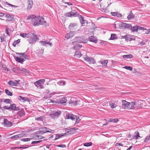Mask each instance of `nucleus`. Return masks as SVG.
<instances>
[{"label": "nucleus", "mask_w": 150, "mask_h": 150, "mask_svg": "<svg viewBox=\"0 0 150 150\" xmlns=\"http://www.w3.org/2000/svg\"><path fill=\"white\" fill-rule=\"evenodd\" d=\"M83 41L81 40H77L75 41H74L72 42V43L73 45H74L76 44H77L78 43H83Z\"/></svg>", "instance_id": "a19ab883"}, {"label": "nucleus", "mask_w": 150, "mask_h": 150, "mask_svg": "<svg viewBox=\"0 0 150 150\" xmlns=\"http://www.w3.org/2000/svg\"><path fill=\"white\" fill-rule=\"evenodd\" d=\"M40 130H43L45 133L47 132L48 131H48V130H49L48 128H47L46 127H41L40 128Z\"/></svg>", "instance_id": "2f4dec72"}, {"label": "nucleus", "mask_w": 150, "mask_h": 150, "mask_svg": "<svg viewBox=\"0 0 150 150\" xmlns=\"http://www.w3.org/2000/svg\"><path fill=\"white\" fill-rule=\"evenodd\" d=\"M5 4H7L10 6L11 7H16L17 6L11 4H10L8 3L7 2H5Z\"/></svg>", "instance_id": "603ef678"}, {"label": "nucleus", "mask_w": 150, "mask_h": 150, "mask_svg": "<svg viewBox=\"0 0 150 150\" xmlns=\"http://www.w3.org/2000/svg\"><path fill=\"white\" fill-rule=\"evenodd\" d=\"M77 57L79 58L82 56V54L79 52H76L74 54Z\"/></svg>", "instance_id": "c85d7f7f"}, {"label": "nucleus", "mask_w": 150, "mask_h": 150, "mask_svg": "<svg viewBox=\"0 0 150 150\" xmlns=\"http://www.w3.org/2000/svg\"><path fill=\"white\" fill-rule=\"evenodd\" d=\"M22 56H23L24 58L25 59H27L28 57L27 55L25 54V52H24V54H23Z\"/></svg>", "instance_id": "774afa93"}, {"label": "nucleus", "mask_w": 150, "mask_h": 150, "mask_svg": "<svg viewBox=\"0 0 150 150\" xmlns=\"http://www.w3.org/2000/svg\"><path fill=\"white\" fill-rule=\"evenodd\" d=\"M46 91L47 93L50 95H53L54 94V93H51L50 91L49 90H47Z\"/></svg>", "instance_id": "4d7b16f0"}, {"label": "nucleus", "mask_w": 150, "mask_h": 150, "mask_svg": "<svg viewBox=\"0 0 150 150\" xmlns=\"http://www.w3.org/2000/svg\"><path fill=\"white\" fill-rule=\"evenodd\" d=\"M141 107V104L139 103V102H129V108L130 109H138Z\"/></svg>", "instance_id": "7ed1b4c3"}, {"label": "nucleus", "mask_w": 150, "mask_h": 150, "mask_svg": "<svg viewBox=\"0 0 150 150\" xmlns=\"http://www.w3.org/2000/svg\"><path fill=\"white\" fill-rule=\"evenodd\" d=\"M121 38H125V39H127V35H125L124 36H122L121 37Z\"/></svg>", "instance_id": "69168bd1"}, {"label": "nucleus", "mask_w": 150, "mask_h": 150, "mask_svg": "<svg viewBox=\"0 0 150 150\" xmlns=\"http://www.w3.org/2000/svg\"><path fill=\"white\" fill-rule=\"evenodd\" d=\"M92 143L91 142H89L85 143L83 144V146H91L92 145Z\"/></svg>", "instance_id": "473e14b6"}, {"label": "nucleus", "mask_w": 150, "mask_h": 150, "mask_svg": "<svg viewBox=\"0 0 150 150\" xmlns=\"http://www.w3.org/2000/svg\"><path fill=\"white\" fill-rule=\"evenodd\" d=\"M57 146L62 148H65L66 147V146L65 144H60Z\"/></svg>", "instance_id": "13d9d810"}, {"label": "nucleus", "mask_w": 150, "mask_h": 150, "mask_svg": "<svg viewBox=\"0 0 150 150\" xmlns=\"http://www.w3.org/2000/svg\"><path fill=\"white\" fill-rule=\"evenodd\" d=\"M110 106L112 109L115 108L117 106L116 104L113 103L110 104Z\"/></svg>", "instance_id": "49530a36"}, {"label": "nucleus", "mask_w": 150, "mask_h": 150, "mask_svg": "<svg viewBox=\"0 0 150 150\" xmlns=\"http://www.w3.org/2000/svg\"><path fill=\"white\" fill-rule=\"evenodd\" d=\"M20 81V80H15L14 81L10 80L7 82V84L10 86H17L19 84Z\"/></svg>", "instance_id": "423d86ee"}, {"label": "nucleus", "mask_w": 150, "mask_h": 150, "mask_svg": "<svg viewBox=\"0 0 150 150\" xmlns=\"http://www.w3.org/2000/svg\"><path fill=\"white\" fill-rule=\"evenodd\" d=\"M0 108L1 109H2V111H4L5 109L9 110L10 109V107H7V106H4V107L2 108L0 106Z\"/></svg>", "instance_id": "4c0bfd02"}, {"label": "nucleus", "mask_w": 150, "mask_h": 150, "mask_svg": "<svg viewBox=\"0 0 150 150\" xmlns=\"http://www.w3.org/2000/svg\"><path fill=\"white\" fill-rule=\"evenodd\" d=\"M135 133L136 134L135 137L136 139H138L139 137H140L139 135V133L138 131L135 132Z\"/></svg>", "instance_id": "c03bdc74"}, {"label": "nucleus", "mask_w": 150, "mask_h": 150, "mask_svg": "<svg viewBox=\"0 0 150 150\" xmlns=\"http://www.w3.org/2000/svg\"><path fill=\"white\" fill-rule=\"evenodd\" d=\"M122 107L125 109H127L129 108V102L125 100H123Z\"/></svg>", "instance_id": "1a4fd4ad"}, {"label": "nucleus", "mask_w": 150, "mask_h": 150, "mask_svg": "<svg viewBox=\"0 0 150 150\" xmlns=\"http://www.w3.org/2000/svg\"><path fill=\"white\" fill-rule=\"evenodd\" d=\"M123 57L124 58H131L133 57V56L132 54H129L128 55H123Z\"/></svg>", "instance_id": "7c9ffc66"}, {"label": "nucleus", "mask_w": 150, "mask_h": 150, "mask_svg": "<svg viewBox=\"0 0 150 150\" xmlns=\"http://www.w3.org/2000/svg\"><path fill=\"white\" fill-rule=\"evenodd\" d=\"M134 15L132 13V11H131L130 12V13L127 16V18L128 20H130L134 18Z\"/></svg>", "instance_id": "aec40b11"}, {"label": "nucleus", "mask_w": 150, "mask_h": 150, "mask_svg": "<svg viewBox=\"0 0 150 150\" xmlns=\"http://www.w3.org/2000/svg\"><path fill=\"white\" fill-rule=\"evenodd\" d=\"M137 25H136L135 26H134L132 28H131L130 29L133 32H135L136 31H137L138 30V28H137Z\"/></svg>", "instance_id": "cd10ccee"}, {"label": "nucleus", "mask_w": 150, "mask_h": 150, "mask_svg": "<svg viewBox=\"0 0 150 150\" xmlns=\"http://www.w3.org/2000/svg\"><path fill=\"white\" fill-rule=\"evenodd\" d=\"M49 130H48L49 131H48V132H50L52 133H53L54 132V130H52L49 128Z\"/></svg>", "instance_id": "052dcab7"}, {"label": "nucleus", "mask_w": 150, "mask_h": 150, "mask_svg": "<svg viewBox=\"0 0 150 150\" xmlns=\"http://www.w3.org/2000/svg\"><path fill=\"white\" fill-rule=\"evenodd\" d=\"M89 62L90 64H94L96 63V62L95 60L92 57H91L90 60Z\"/></svg>", "instance_id": "79ce46f5"}, {"label": "nucleus", "mask_w": 150, "mask_h": 150, "mask_svg": "<svg viewBox=\"0 0 150 150\" xmlns=\"http://www.w3.org/2000/svg\"><path fill=\"white\" fill-rule=\"evenodd\" d=\"M66 117L67 119H71L73 120H76L75 124L79 123L80 120V119L78 116L71 114H67L66 115Z\"/></svg>", "instance_id": "f03ea898"}, {"label": "nucleus", "mask_w": 150, "mask_h": 150, "mask_svg": "<svg viewBox=\"0 0 150 150\" xmlns=\"http://www.w3.org/2000/svg\"><path fill=\"white\" fill-rule=\"evenodd\" d=\"M17 117L19 119L25 115V112L23 110H21L18 112L17 113Z\"/></svg>", "instance_id": "4468645a"}, {"label": "nucleus", "mask_w": 150, "mask_h": 150, "mask_svg": "<svg viewBox=\"0 0 150 150\" xmlns=\"http://www.w3.org/2000/svg\"><path fill=\"white\" fill-rule=\"evenodd\" d=\"M18 138H21L24 136V134L23 133L17 135Z\"/></svg>", "instance_id": "3c124183"}, {"label": "nucleus", "mask_w": 150, "mask_h": 150, "mask_svg": "<svg viewBox=\"0 0 150 150\" xmlns=\"http://www.w3.org/2000/svg\"><path fill=\"white\" fill-rule=\"evenodd\" d=\"M31 37L28 40L29 43H33L35 42L36 40H38V38L37 37L36 35L33 33L32 34L31 36Z\"/></svg>", "instance_id": "0eeeda50"}, {"label": "nucleus", "mask_w": 150, "mask_h": 150, "mask_svg": "<svg viewBox=\"0 0 150 150\" xmlns=\"http://www.w3.org/2000/svg\"><path fill=\"white\" fill-rule=\"evenodd\" d=\"M150 140V134L149 136H147L145 138L144 141V142L147 143Z\"/></svg>", "instance_id": "72a5a7b5"}, {"label": "nucleus", "mask_w": 150, "mask_h": 150, "mask_svg": "<svg viewBox=\"0 0 150 150\" xmlns=\"http://www.w3.org/2000/svg\"><path fill=\"white\" fill-rule=\"evenodd\" d=\"M18 137L17 135L13 136L11 137V138L13 139H16L18 138Z\"/></svg>", "instance_id": "680f3d73"}, {"label": "nucleus", "mask_w": 150, "mask_h": 150, "mask_svg": "<svg viewBox=\"0 0 150 150\" xmlns=\"http://www.w3.org/2000/svg\"><path fill=\"white\" fill-rule=\"evenodd\" d=\"M46 23L44 18L40 16H34L32 18V23L34 26H38L43 25Z\"/></svg>", "instance_id": "f257e3e1"}, {"label": "nucleus", "mask_w": 150, "mask_h": 150, "mask_svg": "<svg viewBox=\"0 0 150 150\" xmlns=\"http://www.w3.org/2000/svg\"><path fill=\"white\" fill-rule=\"evenodd\" d=\"M4 126L6 127H11L12 125V123L6 119H4Z\"/></svg>", "instance_id": "9b49d317"}, {"label": "nucleus", "mask_w": 150, "mask_h": 150, "mask_svg": "<svg viewBox=\"0 0 150 150\" xmlns=\"http://www.w3.org/2000/svg\"><path fill=\"white\" fill-rule=\"evenodd\" d=\"M45 81V80L44 79H40L35 82L34 84L38 88H44L43 85Z\"/></svg>", "instance_id": "20e7f679"}, {"label": "nucleus", "mask_w": 150, "mask_h": 150, "mask_svg": "<svg viewBox=\"0 0 150 150\" xmlns=\"http://www.w3.org/2000/svg\"><path fill=\"white\" fill-rule=\"evenodd\" d=\"M32 138H24L21 139V140L23 142H28Z\"/></svg>", "instance_id": "37998d69"}, {"label": "nucleus", "mask_w": 150, "mask_h": 150, "mask_svg": "<svg viewBox=\"0 0 150 150\" xmlns=\"http://www.w3.org/2000/svg\"><path fill=\"white\" fill-rule=\"evenodd\" d=\"M100 63L102 64L103 66H107V64L108 63V60H104L101 61Z\"/></svg>", "instance_id": "bb28decb"}, {"label": "nucleus", "mask_w": 150, "mask_h": 150, "mask_svg": "<svg viewBox=\"0 0 150 150\" xmlns=\"http://www.w3.org/2000/svg\"><path fill=\"white\" fill-rule=\"evenodd\" d=\"M67 101V100L66 98H63L59 100L58 102L60 103L64 104Z\"/></svg>", "instance_id": "a211bd4d"}, {"label": "nucleus", "mask_w": 150, "mask_h": 150, "mask_svg": "<svg viewBox=\"0 0 150 150\" xmlns=\"http://www.w3.org/2000/svg\"><path fill=\"white\" fill-rule=\"evenodd\" d=\"M10 110H19L20 109L18 107H16L15 104H11L10 106Z\"/></svg>", "instance_id": "f8f14e48"}, {"label": "nucleus", "mask_w": 150, "mask_h": 150, "mask_svg": "<svg viewBox=\"0 0 150 150\" xmlns=\"http://www.w3.org/2000/svg\"><path fill=\"white\" fill-rule=\"evenodd\" d=\"M137 28H138V30H146V28L144 29V28H143L142 27H140L139 26H137Z\"/></svg>", "instance_id": "5fc2aeb1"}, {"label": "nucleus", "mask_w": 150, "mask_h": 150, "mask_svg": "<svg viewBox=\"0 0 150 150\" xmlns=\"http://www.w3.org/2000/svg\"><path fill=\"white\" fill-rule=\"evenodd\" d=\"M64 16L67 17H71L70 12L65 13L64 14Z\"/></svg>", "instance_id": "8fccbe9b"}, {"label": "nucleus", "mask_w": 150, "mask_h": 150, "mask_svg": "<svg viewBox=\"0 0 150 150\" xmlns=\"http://www.w3.org/2000/svg\"><path fill=\"white\" fill-rule=\"evenodd\" d=\"M122 14L119 13H117V15H116V16H117L118 17H120L122 16Z\"/></svg>", "instance_id": "0e129e2a"}, {"label": "nucleus", "mask_w": 150, "mask_h": 150, "mask_svg": "<svg viewBox=\"0 0 150 150\" xmlns=\"http://www.w3.org/2000/svg\"><path fill=\"white\" fill-rule=\"evenodd\" d=\"M66 134L61 133L60 134H56L54 140L55 141L56 140L60 138L65 136Z\"/></svg>", "instance_id": "dca6fc26"}, {"label": "nucleus", "mask_w": 150, "mask_h": 150, "mask_svg": "<svg viewBox=\"0 0 150 150\" xmlns=\"http://www.w3.org/2000/svg\"><path fill=\"white\" fill-rule=\"evenodd\" d=\"M61 114V112L60 111H54L51 112L50 114V116L52 118L54 119L57 118Z\"/></svg>", "instance_id": "39448f33"}, {"label": "nucleus", "mask_w": 150, "mask_h": 150, "mask_svg": "<svg viewBox=\"0 0 150 150\" xmlns=\"http://www.w3.org/2000/svg\"><path fill=\"white\" fill-rule=\"evenodd\" d=\"M5 17L7 18L6 21H13L14 19L13 16L8 13H6Z\"/></svg>", "instance_id": "9d476101"}, {"label": "nucleus", "mask_w": 150, "mask_h": 150, "mask_svg": "<svg viewBox=\"0 0 150 150\" xmlns=\"http://www.w3.org/2000/svg\"><path fill=\"white\" fill-rule=\"evenodd\" d=\"M2 100L4 102L7 103H10L11 101V100L8 99H3Z\"/></svg>", "instance_id": "c9c22d12"}, {"label": "nucleus", "mask_w": 150, "mask_h": 150, "mask_svg": "<svg viewBox=\"0 0 150 150\" xmlns=\"http://www.w3.org/2000/svg\"><path fill=\"white\" fill-rule=\"evenodd\" d=\"M89 39L90 41L94 42L95 43H97V40L94 39V37L93 36H91L89 38Z\"/></svg>", "instance_id": "412c9836"}, {"label": "nucleus", "mask_w": 150, "mask_h": 150, "mask_svg": "<svg viewBox=\"0 0 150 150\" xmlns=\"http://www.w3.org/2000/svg\"><path fill=\"white\" fill-rule=\"evenodd\" d=\"M117 13L116 12H111V13L112 16H116L117 15Z\"/></svg>", "instance_id": "bf43d9fd"}, {"label": "nucleus", "mask_w": 150, "mask_h": 150, "mask_svg": "<svg viewBox=\"0 0 150 150\" xmlns=\"http://www.w3.org/2000/svg\"><path fill=\"white\" fill-rule=\"evenodd\" d=\"M23 73H25V74H26V73H28L27 70L25 69H23Z\"/></svg>", "instance_id": "338daca9"}, {"label": "nucleus", "mask_w": 150, "mask_h": 150, "mask_svg": "<svg viewBox=\"0 0 150 150\" xmlns=\"http://www.w3.org/2000/svg\"><path fill=\"white\" fill-rule=\"evenodd\" d=\"M76 25L75 23H71L69 26V28L71 30H73V28Z\"/></svg>", "instance_id": "a878e982"}, {"label": "nucleus", "mask_w": 150, "mask_h": 150, "mask_svg": "<svg viewBox=\"0 0 150 150\" xmlns=\"http://www.w3.org/2000/svg\"><path fill=\"white\" fill-rule=\"evenodd\" d=\"M117 37L115 34H111L110 40H114L117 39Z\"/></svg>", "instance_id": "c756f323"}, {"label": "nucleus", "mask_w": 150, "mask_h": 150, "mask_svg": "<svg viewBox=\"0 0 150 150\" xmlns=\"http://www.w3.org/2000/svg\"><path fill=\"white\" fill-rule=\"evenodd\" d=\"M79 18L80 21V22L82 24H84L85 23V21H86L84 20L82 16L81 15L79 16Z\"/></svg>", "instance_id": "6ab92c4d"}, {"label": "nucleus", "mask_w": 150, "mask_h": 150, "mask_svg": "<svg viewBox=\"0 0 150 150\" xmlns=\"http://www.w3.org/2000/svg\"><path fill=\"white\" fill-rule=\"evenodd\" d=\"M32 146L30 145L29 146V145H23L22 146H21L20 147H15V149H21V148H23V149H26L27 148L29 147H31Z\"/></svg>", "instance_id": "5701e85b"}, {"label": "nucleus", "mask_w": 150, "mask_h": 150, "mask_svg": "<svg viewBox=\"0 0 150 150\" xmlns=\"http://www.w3.org/2000/svg\"><path fill=\"white\" fill-rule=\"evenodd\" d=\"M15 58L17 61L21 64H23L25 60L23 58H21V57H16V58L15 57Z\"/></svg>", "instance_id": "f3484780"}, {"label": "nucleus", "mask_w": 150, "mask_h": 150, "mask_svg": "<svg viewBox=\"0 0 150 150\" xmlns=\"http://www.w3.org/2000/svg\"><path fill=\"white\" fill-rule=\"evenodd\" d=\"M80 102V101L77 100L73 101L71 102V103L72 104L76 106Z\"/></svg>", "instance_id": "58836bf2"}, {"label": "nucleus", "mask_w": 150, "mask_h": 150, "mask_svg": "<svg viewBox=\"0 0 150 150\" xmlns=\"http://www.w3.org/2000/svg\"><path fill=\"white\" fill-rule=\"evenodd\" d=\"M132 25L130 24L126 23H122L121 24V27L122 29L129 28L132 27Z\"/></svg>", "instance_id": "ddd939ff"}, {"label": "nucleus", "mask_w": 150, "mask_h": 150, "mask_svg": "<svg viewBox=\"0 0 150 150\" xmlns=\"http://www.w3.org/2000/svg\"><path fill=\"white\" fill-rule=\"evenodd\" d=\"M35 120L38 121H42L43 119V117H36L35 118Z\"/></svg>", "instance_id": "864d4df0"}, {"label": "nucleus", "mask_w": 150, "mask_h": 150, "mask_svg": "<svg viewBox=\"0 0 150 150\" xmlns=\"http://www.w3.org/2000/svg\"><path fill=\"white\" fill-rule=\"evenodd\" d=\"M6 93L8 96H11L13 95L12 93L9 91L8 89H6L5 90Z\"/></svg>", "instance_id": "e433bc0d"}, {"label": "nucleus", "mask_w": 150, "mask_h": 150, "mask_svg": "<svg viewBox=\"0 0 150 150\" xmlns=\"http://www.w3.org/2000/svg\"><path fill=\"white\" fill-rule=\"evenodd\" d=\"M20 36H21L23 38H28L29 37V33H23V34H20Z\"/></svg>", "instance_id": "b1692460"}, {"label": "nucleus", "mask_w": 150, "mask_h": 150, "mask_svg": "<svg viewBox=\"0 0 150 150\" xmlns=\"http://www.w3.org/2000/svg\"><path fill=\"white\" fill-rule=\"evenodd\" d=\"M40 42L41 43V44L42 46H46L47 45H49L50 46H52V43L47 41H40Z\"/></svg>", "instance_id": "2eb2a0df"}, {"label": "nucleus", "mask_w": 150, "mask_h": 150, "mask_svg": "<svg viewBox=\"0 0 150 150\" xmlns=\"http://www.w3.org/2000/svg\"><path fill=\"white\" fill-rule=\"evenodd\" d=\"M28 5L27 10L28 11L30 10L32 7L33 5V1L32 0H28Z\"/></svg>", "instance_id": "6e6552de"}, {"label": "nucleus", "mask_w": 150, "mask_h": 150, "mask_svg": "<svg viewBox=\"0 0 150 150\" xmlns=\"http://www.w3.org/2000/svg\"><path fill=\"white\" fill-rule=\"evenodd\" d=\"M18 99L19 100H22L23 101H25L27 100L28 98L26 97H23L21 96H20L18 97Z\"/></svg>", "instance_id": "ea45409f"}, {"label": "nucleus", "mask_w": 150, "mask_h": 150, "mask_svg": "<svg viewBox=\"0 0 150 150\" xmlns=\"http://www.w3.org/2000/svg\"><path fill=\"white\" fill-rule=\"evenodd\" d=\"M34 16H35L34 15H32L31 16H29L28 17V19L30 20L31 19V20L32 21V18L33 17H34Z\"/></svg>", "instance_id": "e2e57ef3"}, {"label": "nucleus", "mask_w": 150, "mask_h": 150, "mask_svg": "<svg viewBox=\"0 0 150 150\" xmlns=\"http://www.w3.org/2000/svg\"><path fill=\"white\" fill-rule=\"evenodd\" d=\"M42 142V140H41L38 141H33L32 142L31 144H36L38 143H40L41 142Z\"/></svg>", "instance_id": "de8ad7c7"}, {"label": "nucleus", "mask_w": 150, "mask_h": 150, "mask_svg": "<svg viewBox=\"0 0 150 150\" xmlns=\"http://www.w3.org/2000/svg\"><path fill=\"white\" fill-rule=\"evenodd\" d=\"M90 59L91 57H89L87 55H86V57H83L84 60L88 62H89Z\"/></svg>", "instance_id": "f704fd0d"}, {"label": "nucleus", "mask_w": 150, "mask_h": 150, "mask_svg": "<svg viewBox=\"0 0 150 150\" xmlns=\"http://www.w3.org/2000/svg\"><path fill=\"white\" fill-rule=\"evenodd\" d=\"M123 68L129 71H132V68L130 66H125L123 67Z\"/></svg>", "instance_id": "a18cd8bd"}, {"label": "nucleus", "mask_w": 150, "mask_h": 150, "mask_svg": "<svg viewBox=\"0 0 150 150\" xmlns=\"http://www.w3.org/2000/svg\"><path fill=\"white\" fill-rule=\"evenodd\" d=\"M66 84V82L64 81H59L57 82V84L60 86H64Z\"/></svg>", "instance_id": "393cba45"}, {"label": "nucleus", "mask_w": 150, "mask_h": 150, "mask_svg": "<svg viewBox=\"0 0 150 150\" xmlns=\"http://www.w3.org/2000/svg\"><path fill=\"white\" fill-rule=\"evenodd\" d=\"M70 12L71 16L76 17L79 15V13L76 11L75 12L71 11Z\"/></svg>", "instance_id": "4be33fe9"}, {"label": "nucleus", "mask_w": 150, "mask_h": 150, "mask_svg": "<svg viewBox=\"0 0 150 150\" xmlns=\"http://www.w3.org/2000/svg\"><path fill=\"white\" fill-rule=\"evenodd\" d=\"M71 37L70 36V34L69 33H67L65 36V38L67 39H68L69 37Z\"/></svg>", "instance_id": "6e6d98bb"}, {"label": "nucleus", "mask_w": 150, "mask_h": 150, "mask_svg": "<svg viewBox=\"0 0 150 150\" xmlns=\"http://www.w3.org/2000/svg\"><path fill=\"white\" fill-rule=\"evenodd\" d=\"M118 121V119L117 118L112 119V122L117 123Z\"/></svg>", "instance_id": "09e8293b"}]
</instances>
